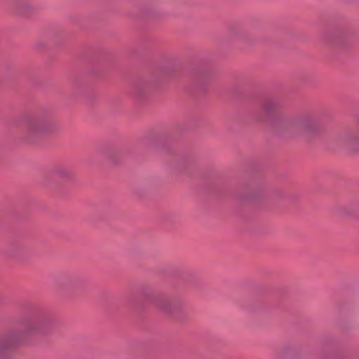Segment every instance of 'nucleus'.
Here are the masks:
<instances>
[{"instance_id": "nucleus-1", "label": "nucleus", "mask_w": 359, "mask_h": 359, "mask_svg": "<svg viewBox=\"0 0 359 359\" xmlns=\"http://www.w3.org/2000/svg\"><path fill=\"white\" fill-rule=\"evenodd\" d=\"M28 130L30 133H38L48 130V126L45 122L41 120L31 121L28 124Z\"/></svg>"}, {"instance_id": "nucleus-2", "label": "nucleus", "mask_w": 359, "mask_h": 359, "mask_svg": "<svg viewBox=\"0 0 359 359\" xmlns=\"http://www.w3.org/2000/svg\"><path fill=\"white\" fill-rule=\"evenodd\" d=\"M274 107H275V104L272 102H267L264 103L263 105V109L266 113H269V114L271 113L273 111Z\"/></svg>"}, {"instance_id": "nucleus-3", "label": "nucleus", "mask_w": 359, "mask_h": 359, "mask_svg": "<svg viewBox=\"0 0 359 359\" xmlns=\"http://www.w3.org/2000/svg\"><path fill=\"white\" fill-rule=\"evenodd\" d=\"M175 302L173 299H165L164 304H161L160 306L165 310H169L170 307L173 306Z\"/></svg>"}]
</instances>
